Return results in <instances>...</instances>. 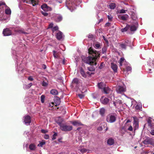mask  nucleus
Returning <instances> with one entry per match:
<instances>
[{
	"mask_svg": "<svg viewBox=\"0 0 154 154\" xmlns=\"http://www.w3.org/2000/svg\"><path fill=\"white\" fill-rule=\"evenodd\" d=\"M88 52L90 55L88 57H84L82 60L84 62L88 64L90 66L87 67L88 70L90 72H94L95 70V67L97 64V60L100 57V54L99 52L94 50L91 47H90L88 50Z\"/></svg>",
	"mask_w": 154,
	"mask_h": 154,
	"instance_id": "nucleus-1",
	"label": "nucleus"
},
{
	"mask_svg": "<svg viewBox=\"0 0 154 154\" xmlns=\"http://www.w3.org/2000/svg\"><path fill=\"white\" fill-rule=\"evenodd\" d=\"M117 117V115L115 113H110L107 116L106 120L108 123H113L116 121Z\"/></svg>",
	"mask_w": 154,
	"mask_h": 154,
	"instance_id": "nucleus-2",
	"label": "nucleus"
},
{
	"mask_svg": "<svg viewBox=\"0 0 154 154\" xmlns=\"http://www.w3.org/2000/svg\"><path fill=\"white\" fill-rule=\"evenodd\" d=\"M60 128L63 131H69L72 130V127L71 125H67L66 123H63Z\"/></svg>",
	"mask_w": 154,
	"mask_h": 154,
	"instance_id": "nucleus-3",
	"label": "nucleus"
},
{
	"mask_svg": "<svg viewBox=\"0 0 154 154\" xmlns=\"http://www.w3.org/2000/svg\"><path fill=\"white\" fill-rule=\"evenodd\" d=\"M80 83L79 80L77 78H75L72 80L71 86L72 88L75 87L76 88H79Z\"/></svg>",
	"mask_w": 154,
	"mask_h": 154,
	"instance_id": "nucleus-4",
	"label": "nucleus"
},
{
	"mask_svg": "<svg viewBox=\"0 0 154 154\" xmlns=\"http://www.w3.org/2000/svg\"><path fill=\"white\" fill-rule=\"evenodd\" d=\"M132 118L134 120L133 128L135 131L138 128L139 119L136 116H133Z\"/></svg>",
	"mask_w": 154,
	"mask_h": 154,
	"instance_id": "nucleus-5",
	"label": "nucleus"
},
{
	"mask_svg": "<svg viewBox=\"0 0 154 154\" xmlns=\"http://www.w3.org/2000/svg\"><path fill=\"white\" fill-rule=\"evenodd\" d=\"M80 72L82 76L85 78H86L87 77V74L88 75L90 76L91 75H94V72H90L88 71H87L85 72L84 69L82 68H81Z\"/></svg>",
	"mask_w": 154,
	"mask_h": 154,
	"instance_id": "nucleus-6",
	"label": "nucleus"
},
{
	"mask_svg": "<svg viewBox=\"0 0 154 154\" xmlns=\"http://www.w3.org/2000/svg\"><path fill=\"white\" fill-rule=\"evenodd\" d=\"M116 90L117 93L122 94L126 91V88L120 86L116 87Z\"/></svg>",
	"mask_w": 154,
	"mask_h": 154,
	"instance_id": "nucleus-7",
	"label": "nucleus"
},
{
	"mask_svg": "<svg viewBox=\"0 0 154 154\" xmlns=\"http://www.w3.org/2000/svg\"><path fill=\"white\" fill-rule=\"evenodd\" d=\"M143 143L145 144H150L154 145V141H153L152 139L150 138H147L144 140Z\"/></svg>",
	"mask_w": 154,
	"mask_h": 154,
	"instance_id": "nucleus-8",
	"label": "nucleus"
},
{
	"mask_svg": "<svg viewBox=\"0 0 154 154\" xmlns=\"http://www.w3.org/2000/svg\"><path fill=\"white\" fill-rule=\"evenodd\" d=\"M41 8L45 11H50L52 10L51 8L48 6L46 4L42 5L41 6Z\"/></svg>",
	"mask_w": 154,
	"mask_h": 154,
	"instance_id": "nucleus-9",
	"label": "nucleus"
},
{
	"mask_svg": "<svg viewBox=\"0 0 154 154\" xmlns=\"http://www.w3.org/2000/svg\"><path fill=\"white\" fill-rule=\"evenodd\" d=\"M3 34L4 36H9L11 35L12 32L11 30L9 29L6 28L4 29L3 31Z\"/></svg>",
	"mask_w": 154,
	"mask_h": 154,
	"instance_id": "nucleus-10",
	"label": "nucleus"
},
{
	"mask_svg": "<svg viewBox=\"0 0 154 154\" xmlns=\"http://www.w3.org/2000/svg\"><path fill=\"white\" fill-rule=\"evenodd\" d=\"M24 118V122L26 124H29L31 122V118L30 117L29 115H27L25 116Z\"/></svg>",
	"mask_w": 154,
	"mask_h": 154,
	"instance_id": "nucleus-11",
	"label": "nucleus"
},
{
	"mask_svg": "<svg viewBox=\"0 0 154 154\" xmlns=\"http://www.w3.org/2000/svg\"><path fill=\"white\" fill-rule=\"evenodd\" d=\"M102 103L104 104H107L109 102V100L104 96L102 97L100 99Z\"/></svg>",
	"mask_w": 154,
	"mask_h": 154,
	"instance_id": "nucleus-12",
	"label": "nucleus"
},
{
	"mask_svg": "<svg viewBox=\"0 0 154 154\" xmlns=\"http://www.w3.org/2000/svg\"><path fill=\"white\" fill-rule=\"evenodd\" d=\"M111 67L114 72H117L118 66L116 64L113 63H111Z\"/></svg>",
	"mask_w": 154,
	"mask_h": 154,
	"instance_id": "nucleus-13",
	"label": "nucleus"
},
{
	"mask_svg": "<svg viewBox=\"0 0 154 154\" xmlns=\"http://www.w3.org/2000/svg\"><path fill=\"white\" fill-rule=\"evenodd\" d=\"M63 33L59 31L57 33L56 37L58 40H61L63 38Z\"/></svg>",
	"mask_w": 154,
	"mask_h": 154,
	"instance_id": "nucleus-14",
	"label": "nucleus"
},
{
	"mask_svg": "<svg viewBox=\"0 0 154 154\" xmlns=\"http://www.w3.org/2000/svg\"><path fill=\"white\" fill-rule=\"evenodd\" d=\"M63 121V119L60 117H59L58 119L56 120V122L59 125L60 127L63 124L62 123Z\"/></svg>",
	"mask_w": 154,
	"mask_h": 154,
	"instance_id": "nucleus-15",
	"label": "nucleus"
},
{
	"mask_svg": "<svg viewBox=\"0 0 154 154\" xmlns=\"http://www.w3.org/2000/svg\"><path fill=\"white\" fill-rule=\"evenodd\" d=\"M70 122L74 126H80L82 125L81 123L78 121H71Z\"/></svg>",
	"mask_w": 154,
	"mask_h": 154,
	"instance_id": "nucleus-16",
	"label": "nucleus"
},
{
	"mask_svg": "<svg viewBox=\"0 0 154 154\" xmlns=\"http://www.w3.org/2000/svg\"><path fill=\"white\" fill-rule=\"evenodd\" d=\"M105 112L106 110L103 108H101L99 111L100 114L101 116H104Z\"/></svg>",
	"mask_w": 154,
	"mask_h": 154,
	"instance_id": "nucleus-17",
	"label": "nucleus"
},
{
	"mask_svg": "<svg viewBox=\"0 0 154 154\" xmlns=\"http://www.w3.org/2000/svg\"><path fill=\"white\" fill-rule=\"evenodd\" d=\"M103 90L104 93L106 94L109 93L110 91V88L108 86L106 87V86L104 88Z\"/></svg>",
	"mask_w": 154,
	"mask_h": 154,
	"instance_id": "nucleus-18",
	"label": "nucleus"
},
{
	"mask_svg": "<svg viewBox=\"0 0 154 154\" xmlns=\"http://www.w3.org/2000/svg\"><path fill=\"white\" fill-rule=\"evenodd\" d=\"M98 86L99 88L103 89L106 85L103 82H100L98 83Z\"/></svg>",
	"mask_w": 154,
	"mask_h": 154,
	"instance_id": "nucleus-19",
	"label": "nucleus"
},
{
	"mask_svg": "<svg viewBox=\"0 0 154 154\" xmlns=\"http://www.w3.org/2000/svg\"><path fill=\"white\" fill-rule=\"evenodd\" d=\"M130 27V26L128 25H127L125 27L122 28L121 29V31L122 32H124L127 31Z\"/></svg>",
	"mask_w": 154,
	"mask_h": 154,
	"instance_id": "nucleus-20",
	"label": "nucleus"
},
{
	"mask_svg": "<svg viewBox=\"0 0 154 154\" xmlns=\"http://www.w3.org/2000/svg\"><path fill=\"white\" fill-rule=\"evenodd\" d=\"M114 140L112 138H109L108 139L107 141V143L108 144L110 145H112L114 143Z\"/></svg>",
	"mask_w": 154,
	"mask_h": 154,
	"instance_id": "nucleus-21",
	"label": "nucleus"
},
{
	"mask_svg": "<svg viewBox=\"0 0 154 154\" xmlns=\"http://www.w3.org/2000/svg\"><path fill=\"white\" fill-rule=\"evenodd\" d=\"M54 101V104H55V105L56 106L59 105L60 103V98L59 97H57V99L55 100Z\"/></svg>",
	"mask_w": 154,
	"mask_h": 154,
	"instance_id": "nucleus-22",
	"label": "nucleus"
},
{
	"mask_svg": "<svg viewBox=\"0 0 154 154\" xmlns=\"http://www.w3.org/2000/svg\"><path fill=\"white\" fill-rule=\"evenodd\" d=\"M130 30L131 31H135L137 28V26H135V25H133L130 26Z\"/></svg>",
	"mask_w": 154,
	"mask_h": 154,
	"instance_id": "nucleus-23",
	"label": "nucleus"
},
{
	"mask_svg": "<svg viewBox=\"0 0 154 154\" xmlns=\"http://www.w3.org/2000/svg\"><path fill=\"white\" fill-rule=\"evenodd\" d=\"M50 93L52 95H55L58 94V92L57 90L53 89L51 91Z\"/></svg>",
	"mask_w": 154,
	"mask_h": 154,
	"instance_id": "nucleus-24",
	"label": "nucleus"
},
{
	"mask_svg": "<svg viewBox=\"0 0 154 154\" xmlns=\"http://www.w3.org/2000/svg\"><path fill=\"white\" fill-rule=\"evenodd\" d=\"M128 17V16L127 14H125V15L122 16L121 17V19L123 20H126Z\"/></svg>",
	"mask_w": 154,
	"mask_h": 154,
	"instance_id": "nucleus-25",
	"label": "nucleus"
},
{
	"mask_svg": "<svg viewBox=\"0 0 154 154\" xmlns=\"http://www.w3.org/2000/svg\"><path fill=\"white\" fill-rule=\"evenodd\" d=\"M147 122L148 126L151 128H152L153 126V124L152 123V121L150 119H148L147 120Z\"/></svg>",
	"mask_w": 154,
	"mask_h": 154,
	"instance_id": "nucleus-26",
	"label": "nucleus"
},
{
	"mask_svg": "<svg viewBox=\"0 0 154 154\" xmlns=\"http://www.w3.org/2000/svg\"><path fill=\"white\" fill-rule=\"evenodd\" d=\"M29 148L30 149L34 150H35V145L34 144H32L29 145Z\"/></svg>",
	"mask_w": 154,
	"mask_h": 154,
	"instance_id": "nucleus-27",
	"label": "nucleus"
},
{
	"mask_svg": "<svg viewBox=\"0 0 154 154\" xmlns=\"http://www.w3.org/2000/svg\"><path fill=\"white\" fill-rule=\"evenodd\" d=\"M109 7L111 9H114L116 7L115 4L114 3H111L109 5Z\"/></svg>",
	"mask_w": 154,
	"mask_h": 154,
	"instance_id": "nucleus-28",
	"label": "nucleus"
},
{
	"mask_svg": "<svg viewBox=\"0 0 154 154\" xmlns=\"http://www.w3.org/2000/svg\"><path fill=\"white\" fill-rule=\"evenodd\" d=\"M79 151H80L82 153H84L87 152V150L85 148H82L79 149Z\"/></svg>",
	"mask_w": 154,
	"mask_h": 154,
	"instance_id": "nucleus-29",
	"label": "nucleus"
},
{
	"mask_svg": "<svg viewBox=\"0 0 154 154\" xmlns=\"http://www.w3.org/2000/svg\"><path fill=\"white\" fill-rule=\"evenodd\" d=\"M59 29L58 27L57 26H56L54 27H53L51 29V30L52 32L54 33L55 31L58 30Z\"/></svg>",
	"mask_w": 154,
	"mask_h": 154,
	"instance_id": "nucleus-30",
	"label": "nucleus"
},
{
	"mask_svg": "<svg viewBox=\"0 0 154 154\" xmlns=\"http://www.w3.org/2000/svg\"><path fill=\"white\" fill-rule=\"evenodd\" d=\"M107 47H104L102 48V53L103 54H104L106 53L107 51Z\"/></svg>",
	"mask_w": 154,
	"mask_h": 154,
	"instance_id": "nucleus-31",
	"label": "nucleus"
},
{
	"mask_svg": "<svg viewBox=\"0 0 154 154\" xmlns=\"http://www.w3.org/2000/svg\"><path fill=\"white\" fill-rule=\"evenodd\" d=\"M45 96L44 95H42L41 96L40 99L42 103H43L44 102L45 98Z\"/></svg>",
	"mask_w": 154,
	"mask_h": 154,
	"instance_id": "nucleus-32",
	"label": "nucleus"
},
{
	"mask_svg": "<svg viewBox=\"0 0 154 154\" xmlns=\"http://www.w3.org/2000/svg\"><path fill=\"white\" fill-rule=\"evenodd\" d=\"M53 55L54 57L55 58H57L58 57V55L56 51L54 50L53 51Z\"/></svg>",
	"mask_w": 154,
	"mask_h": 154,
	"instance_id": "nucleus-33",
	"label": "nucleus"
},
{
	"mask_svg": "<svg viewBox=\"0 0 154 154\" xmlns=\"http://www.w3.org/2000/svg\"><path fill=\"white\" fill-rule=\"evenodd\" d=\"M94 47L95 48L97 49H99L100 48H101L100 47V44L98 43L95 44Z\"/></svg>",
	"mask_w": 154,
	"mask_h": 154,
	"instance_id": "nucleus-34",
	"label": "nucleus"
},
{
	"mask_svg": "<svg viewBox=\"0 0 154 154\" xmlns=\"http://www.w3.org/2000/svg\"><path fill=\"white\" fill-rule=\"evenodd\" d=\"M18 32L20 33H23L25 35H26L28 34V33L24 32L23 30L22 29L19 30Z\"/></svg>",
	"mask_w": 154,
	"mask_h": 154,
	"instance_id": "nucleus-35",
	"label": "nucleus"
},
{
	"mask_svg": "<svg viewBox=\"0 0 154 154\" xmlns=\"http://www.w3.org/2000/svg\"><path fill=\"white\" fill-rule=\"evenodd\" d=\"M120 46L122 48L126 49L127 45L125 44H122L120 45Z\"/></svg>",
	"mask_w": 154,
	"mask_h": 154,
	"instance_id": "nucleus-36",
	"label": "nucleus"
},
{
	"mask_svg": "<svg viewBox=\"0 0 154 154\" xmlns=\"http://www.w3.org/2000/svg\"><path fill=\"white\" fill-rule=\"evenodd\" d=\"M5 13L6 14H9L11 13V11L10 9H6L5 10Z\"/></svg>",
	"mask_w": 154,
	"mask_h": 154,
	"instance_id": "nucleus-37",
	"label": "nucleus"
},
{
	"mask_svg": "<svg viewBox=\"0 0 154 154\" xmlns=\"http://www.w3.org/2000/svg\"><path fill=\"white\" fill-rule=\"evenodd\" d=\"M127 11V10H125L123 9H122L120 11L119 13L120 14L125 13Z\"/></svg>",
	"mask_w": 154,
	"mask_h": 154,
	"instance_id": "nucleus-38",
	"label": "nucleus"
},
{
	"mask_svg": "<svg viewBox=\"0 0 154 154\" xmlns=\"http://www.w3.org/2000/svg\"><path fill=\"white\" fill-rule=\"evenodd\" d=\"M41 13L45 16H47L48 15V14L45 11H42Z\"/></svg>",
	"mask_w": 154,
	"mask_h": 154,
	"instance_id": "nucleus-39",
	"label": "nucleus"
},
{
	"mask_svg": "<svg viewBox=\"0 0 154 154\" xmlns=\"http://www.w3.org/2000/svg\"><path fill=\"white\" fill-rule=\"evenodd\" d=\"M104 66V64L103 62H101L100 63V66L99 67V68L101 69H102Z\"/></svg>",
	"mask_w": 154,
	"mask_h": 154,
	"instance_id": "nucleus-40",
	"label": "nucleus"
},
{
	"mask_svg": "<svg viewBox=\"0 0 154 154\" xmlns=\"http://www.w3.org/2000/svg\"><path fill=\"white\" fill-rule=\"evenodd\" d=\"M57 136V133H54V134L52 136V139L53 140H55L56 139V137Z\"/></svg>",
	"mask_w": 154,
	"mask_h": 154,
	"instance_id": "nucleus-41",
	"label": "nucleus"
},
{
	"mask_svg": "<svg viewBox=\"0 0 154 154\" xmlns=\"http://www.w3.org/2000/svg\"><path fill=\"white\" fill-rule=\"evenodd\" d=\"M45 144V142H41L38 145V146L42 147Z\"/></svg>",
	"mask_w": 154,
	"mask_h": 154,
	"instance_id": "nucleus-42",
	"label": "nucleus"
},
{
	"mask_svg": "<svg viewBox=\"0 0 154 154\" xmlns=\"http://www.w3.org/2000/svg\"><path fill=\"white\" fill-rule=\"evenodd\" d=\"M42 85L43 86H46L48 85V84L45 82L43 81L42 83Z\"/></svg>",
	"mask_w": 154,
	"mask_h": 154,
	"instance_id": "nucleus-43",
	"label": "nucleus"
},
{
	"mask_svg": "<svg viewBox=\"0 0 154 154\" xmlns=\"http://www.w3.org/2000/svg\"><path fill=\"white\" fill-rule=\"evenodd\" d=\"M25 85L27 88L29 89L32 85V83H30L27 85Z\"/></svg>",
	"mask_w": 154,
	"mask_h": 154,
	"instance_id": "nucleus-44",
	"label": "nucleus"
},
{
	"mask_svg": "<svg viewBox=\"0 0 154 154\" xmlns=\"http://www.w3.org/2000/svg\"><path fill=\"white\" fill-rule=\"evenodd\" d=\"M107 17L109 20L110 21H112V16L111 15H108L107 16Z\"/></svg>",
	"mask_w": 154,
	"mask_h": 154,
	"instance_id": "nucleus-45",
	"label": "nucleus"
},
{
	"mask_svg": "<svg viewBox=\"0 0 154 154\" xmlns=\"http://www.w3.org/2000/svg\"><path fill=\"white\" fill-rule=\"evenodd\" d=\"M126 70H127V71H128V72L130 71H131V70L132 69V68H131V67L130 66H127L126 67Z\"/></svg>",
	"mask_w": 154,
	"mask_h": 154,
	"instance_id": "nucleus-46",
	"label": "nucleus"
},
{
	"mask_svg": "<svg viewBox=\"0 0 154 154\" xmlns=\"http://www.w3.org/2000/svg\"><path fill=\"white\" fill-rule=\"evenodd\" d=\"M127 130L129 131H132L133 130V128L131 125H130L127 129Z\"/></svg>",
	"mask_w": 154,
	"mask_h": 154,
	"instance_id": "nucleus-47",
	"label": "nucleus"
},
{
	"mask_svg": "<svg viewBox=\"0 0 154 154\" xmlns=\"http://www.w3.org/2000/svg\"><path fill=\"white\" fill-rule=\"evenodd\" d=\"M53 24L52 23H51L49 24L48 26V28L52 29L53 27Z\"/></svg>",
	"mask_w": 154,
	"mask_h": 154,
	"instance_id": "nucleus-48",
	"label": "nucleus"
},
{
	"mask_svg": "<svg viewBox=\"0 0 154 154\" xmlns=\"http://www.w3.org/2000/svg\"><path fill=\"white\" fill-rule=\"evenodd\" d=\"M103 38L104 40L108 44V40L104 36H103Z\"/></svg>",
	"mask_w": 154,
	"mask_h": 154,
	"instance_id": "nucleus-49",
	"label": "nucleus"
},
{
	"mask_svg": "<svg viewBox=\"0 0 154 154\" xmlns=\"http://www.w3.org/2000/svg\"><path fill=\"white\" fill-rule=\"evenodd\" d=\"M62 19V17L61 16H59L57 17V20L59 21H61Z\"/></svg>",
	"mask_w": 154,
	"mask_h": 154,
	"instance_id": "nucleus-50",
	"label": "nucleus"
},
{
	"mask_svg": "<svg viewBox=\"0 0 154 154\" xmlns=\"http://www.w3.org/2000/svg\"><path fill=\"white\" fill-rule=\"evenodd\" d=\"M124 60L125 59L123 57H122L120 59L119 62L123 63V62L124 61Z\"/></svg>",
	"mask_w": 154,
	"mask_h": 154,
	"instance_id": "nucleus-51",
	"label": "nucleus"
},
{
	"mask_svg": "<svg viewBox=\"0 0 154 154\" xmlns=\"http://www.w3.org/2000/svg\"><path fill=\"white\" fill-rule=\"evenodd\" d=\"M44 138L45 139H48L49 138V136L48 135L45 134L44 136Z\"/></svg>",
	"mask_w": 154,
	"mask_h": 154,
	"instance_id": "nucleus-52",
	"label": "nucleus"
},
{
	"mask_svg": "<svg viewBox=\"0 0 154 154\" xmlns=\"http://www.w3.org/2000/svg\"><path fill=\"white\" fill-rule=\"evenodd\" d=\"M140 106H139L138 105H137L136 106H135V109H136L137 110H139V109H140Z\"/></svg>",
	"mask_w": 154,
	"mask_h": 154,
	"instance_id": "nucleus-53",
	"label": "nucleus"
},
{
	"mask_svg": "<svg viewBox=\"0 0 154 154\" xmlns=\"http://www.w3.org/2000/svg\"><path fill=\"white\" fill-rule=\"evenodd\" d=\"M78 96L81 99H82L84 97V95L82 94H79Z\"/></svg>",
	"mask_w": 154,
	"mask_h": 154,
	"instance_id": "nucleus-54",
	"label": "nucleus"
},
{
	"mask_svg": "<svg viewBox=\"0 0 154 154\" xmlns=\"http://www.w3.org/2000/svg\"><path fill=\"white\" fill-rule=\"evenodd\" d=\"M41 132L43 133H46L48 132V131L44 129H42L41 130Z\"/></svg>",
	"mask_w": 154,
	"mask_h": 154,
	"instance_id": "nucleus-55",
	"label": "nucleus"
},
{
	"mask_svg": "<svg viewBox=\"0 0 154 154\" xmlns=\"http://www.w3.org/2000/svg\"><path fill=\"white\" fill-rule=\"evenodd\" d=\"M150 134L153 135H154V129H152L150 131Z\"/></svg>",
	"mask_w": 154,
	"mask_h": 154,
	"instance_id": "nucleus-56",
	"label": "nucleus"
},
{
	"mask_svg": "<svg viewBox=\"0 0 154 154\" xmlns=\"http://www.w3.org/2000/svg\"><path fill=\"white\" fill-rule=\"evenodd\" d=\"M97 129L100 131H101L103 130L102 127L101 126H99L98 128Z\"/></svg>",
	"mask_w": 154,
	"mask_h": 154,
	"instance_id": "nucleus-57",
	"label": "nucleus"
},
{
	"mask_svg": "<svg viewBox=\"0 0 154 154\" xmlns=\"http://www.w3.org/2000/svg\"><path fill=\"white\" fill-rule=\"evenodd\" d=\"M28 79L29 80H30V81H32L33 80V78L31 76H29L28 78Z\"/></svg>",
	"mask_w": 154,
	"mask_h": 154,
	"instance_id": "nucleus-58",
	"label": "nucleus"
},
{
	"mask_svg": "<svg viewBox=\"0 0 154 154\" xmlns=\"http://www.w3.org/2000/svg\"><path fill=\"white\" fill-rule=\"evenodd\" d=\"M5 2H2L1 1L0 2V6H1L2 5H5Z\"/></svg>",
	"mask_w": 154,
	"mask_h": 154,
	"instance_id": "nucleus-59",
	"label": "nucleus"
},
{
	"mask_svg": "<svg viewBox=\"0 0 154 154\" xmlns=\"http://www.w3.org/2000/svg\"><path fill=\"white\" fill-rule=\"evenodd\" d=\"M89 38H93V35L92 34H89L88 36Z\"/></svg>",
	"mask_w": 154,
	"mask_h": 154,
	"instance_id": "nucleus-60",
	"label": "nucleus"
},
{
	"mask_svg": "<svg viewBox=\"0 0 154 154\" xmlns=\"http://www.w3.org/2000/svg\"><path fill=\"white\" fill-rule=\"evenodd\" d=\"M110 23H107L105 24V27L109 26H110Z\"/></svg>",
	"mask_w": 154,
	"mask_h": 154,
	"instance_id": "nucleus-61",
	"label": "nucleus"
},
{
	"mask_svg": "<svg viewBox=\"0 0 154 154\" xmlns=\"http://www.w3.org/2000/svg\"><path fill=\"white\" fill-rule=\"evenodd\" d=\"M54 105V103H52L51 104H49V106L51 107H53V106Z\"/></svg>",
	"mask_w": 154,
	"mask_h": 154,
	"instance_id": "nucleus-62",
	"label": "nucleus"
},
{
	"mask_svg": "<svg viewBox=\"0 0 154 154\" xmlns=\"http://www.w3.org/2000/svg\"><path fill=\"white\" fill-rule=\"evenodd\" d=\"M131 17H132V19L133 20H136V19H137L136 17H134V15H132V16Z\"/></svg>",
	"mask_w": 154,
	"mask_h": 154,
	"instance_id": "nucleus-63",
	"label": "nucleus"
},
{
	"mask_svg": "<svg viewBox=\"0 0 154 154\" xmlns=\"http://www.w3.org/2000/svg\"><path fill=\"white\" fill-rule=\"evenodd\" d=\"M46 66L44 64H43V66H42V68L44 69H45L46 68Z\"/></svg>",
	"mask_w": 154,
	"mask_h": 154,
	"instance_id": "nucleus-64",
	"label": "nucleus"
}]
</instances>
